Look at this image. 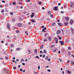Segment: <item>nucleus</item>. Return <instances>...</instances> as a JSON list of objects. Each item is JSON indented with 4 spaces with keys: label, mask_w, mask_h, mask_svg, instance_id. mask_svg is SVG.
<instances>
[{
    "label": "nucleus",
    "mask_w": 74,
    "mask_h": 74,
    "mask_svg": "<svg viewBox=\"0 0 74 74\" xmlns=\"http://www.w3.org/2000/svg\"><path fill=\"white\" fill-rule=\"evenodd\" d=\"M5 72L6 73H7V74H9V71H8V69H3V72H5Z\"/></svg>",
    "instance_id": "obj_1"
},
{
    "label": "nucleus",
    "mask_w": 74,
    "mask_h": 74,
    "mask_svg": "<svg viewBox=\"0 0 74 74\" xmlns=\"http://www.w3.org/2000/svg\"><path fill=\"white\" fill-rule=\"evenodd\" d=\"M58 7H55L54 8V10L55 11H57V10H58Z\"/></svg>",
    "instance_id": "obj_2"
},
{
    "label": "nucleus",
    "mask_w": 74,
    "mask_h": 74,
    "mask_svg": "<svg viewBox=\"0 0 74 74\" xmlns=\"http://www.w3.org/2000/svg\"><path fill=\"white\" fill-rule=\"evenodd\" d=\"M46 29H47V27H45V28H44L42 30L43 32H46V31H45L44 30H46Z\"/></svg>",
    "instance_id": "obj_3"
},
{
    "label": "nucleus",
    "mask_w": 74,
    "mask_h": 74,
    "mask_svg": "<svg viewBox=\"0 0 74 74\" xmlns=\"http://www.w3.org/2000/svg\"><path fill=\"white\" fill-rule=\"evenodd\" d=\"M34 16V13H32V15H31V18H33V16Z\"/></svg>",
    "instance_id": "obj_4"
},
{
    "label": "nucleus",
    "mask_w": 74,
    "mask_h": 74,
    "mask_svg": "<svg viewBox=\"0 0 74 74\" xmlns=\"http://www.w3.org/2000/svg\"><path fill=\"white\" fill-rule=\"evenodd\" d=\"M7 27L8 29H10V24L8 23L7 24Z\"/></svg>",
    "instance_id": "obj_5"
},
{
    "label": "nucleus",
    "mask_w": 74,
    "mask_h": 74,
    "mask_svg": "<svg viewBox=\"0 0 74 74\" xmlns=\"http://www.w3.org/2000/svg\"><path fill=\"white\" fill-rule=\"evenodd\" d=\"M60 42L61 45H63V44L64 43V42L63 41H60Z\"/></svg>",
    "instance_id": "obj_6"
},
{
    "label": "nucleus",
    "mask_w": 74,
    "mask_h": 74,
    "mask_svg": "<svg viewBox=\"0 0 74 74\" xmlns=\"http://www.w3.org/2000/svg\"><path fill=\"white\" fill-rule=\"evenodd\" d=\"M58 25L60 26H63V24L61 23H58Z\"/></svg>",
    "instance_id": "obj_7"
},
{
    "label": "nucleus",
    "mask_w": 74,
    "mask_h": 74,
    "mask_svg": "<svg viewBox=\"0 0 74 74\" xmlns=\"http://www.w3.org/2000/svg\"><path fill=\"white\" fill-rule=\"evenodd\" d=\"M56 33L57 34H60V30H59L58 32H57Z\"/></svg>",
    "instance_id": "obj_8"
},
{
    "label": "nucleus",
    "mask_w": 74,
    "mask_h": 74,
    "mask_svg": "<svg viewBox=\"0 0 74 74\" xmlns=\"http://www.w3.org/2000/svg\"><path fill=\"white\" fill-rule=\"evenodd\" d=\"M44 48V45H42L40 46V49H42V48Z\"/></svg>",
    "instance_id": "obj_9"
},
{
    "label": "nucleus",
    "mask_w": 74,
    "mask_h": 74,
    "mask_svg": "<svg viewBox=\"0 0 74 74\" xmlns=\"http://www.w3.org/2000/svg\"><path fill=\"white\" fill-rule=\"evenodd\" d=\"M21 26H22V24L21 23H19L18 25V27H20Z\"/></svg>",
    "instance_id": "obj_10"
},
{
    "label": "nucleus",
    "mask_w": 74,
    "mask_h": 74,
    "mask_svg": "<svg viewBox=\"0 0 74 74\" xmlns=\"http://www.w3.org/2000/svg\"><path fill=\"white\" fill-rule=\"evenodd\" d=\"M21 49L19 48H17L16 49V51H20V50H21Z\"/></svg>",
    "instance_id": "obj_11"
},
{
    "label": "nucleus",
    "mask_w": 74,
    "mask_h": 74,
    "mask_svg": "<svg viewBox=\"0 0 74 74\" xmlns=\"http://www.w3.org/2000/svg\"><path fill=\"white\" fill-rule=\"evenodd\" d=\"M65 18L66 21H69V17H66Z\"/></svg>",
    "instance_id": "obj_12"
},
{
    "label": "nucleus",
    "mask_w": 74,
    "mask_h": 74,
    "mask_svg": "<svg viewBox=\"0 0 74 74\" xmlns=\"http://www.w3.org/2000/svg\"><path fill=\"white\" fill-rule=\"evenodd\" d=\"M70 23L71 24H72V23H73V20L71 21L70 22Z\"/></svg>",
    "instance_id": "obj_13"
},
{
    "label": "nucleus",
    "mask_w": 74,
    "mask_h": 74,
    "mask_svg": "<svg viewBox=\"0 0 74 74\" xmlns=\"http://www.w3.org/2000/svg\"><path fill=\"white\" fill-rule=\"evenodd\" d=\"M35 53H37V50L36 49L35 50Z\"/></svg>",
    "instance_id": "obj_14"
},
{
    "label": "nucleus",
    "mask_w": 74,
    "mask_h": 74,
    "mask_svg": "<svg viewBox=\"0 0 74 74\" xmlns=\"http://www.w3.org/2000/svg\"><path fill=\"white\" fill-rule=\"evenodd\" d=\"M64 25L65 26H67V25H68V23H67V22L65 23H64Z\"/></svg>",
    "instance_id": "obj_15"
},
{
    "label": "nucleus",
    "mask_w": 74,
    "mask_h": 74,
    "mask_svg": "<svg viewBox=\"0 0 74 74\" xmlns=\"http://www.w3.org/2000/svg\"><path fill=\"white\" fill-rule=\"evenodd\" d=\"M50 16H51V18H53V15L51 14Z\"/></svg>",
    "instance_id": "obj_16"
},
{
    "label": "nucleus",
    "mask_w": 74,
    "mask_h": 74,
    "mask_svg": "<svg viewBox=\"0 0 74 74\" xmlns=\"http://www.w3.org/2000/svg\"><path fill=\"white\" fill-rule=\"evenodd\" d=\"M31 21L32 22H36V21H35V20H32Z\"/></svg>",
    "instance_id": "obj_17"
},
{
    "label": "nucleus",
    "mask_w": 74,
    "mask_h": 74,
    "mask_svg": "<svg viewBox=\"0 0 74 74\" xmlns=\"http://www.w3.org/2000/svg\"><path fill=\"white\" fill-rule=\"evenodd\" d=\"M57 37H59V40H61V39H62V38L60 37V36H57Z\"/></svg>",
    "instance_id": "obj_18"
},
{
    "label": "nucleus",
    "mask_w": 74,
    "mask_h": 74,
    "mask_svg": "<svg viewBox=\"0 0 74 74\" xmlns=\"http://www.w3.org/2000/svg\"><path fill=\"white\" fill-rule=\"evenodd\" d=\"M71 30L72 32H74V29H73V28H71Z\"/></svg>",
    "instance_id": "obj_19"
},
{
    "label": "nucleus",
    "mask_w": 74,
    "mask_h": 74,
    "mask_svg": "<svg viewBox=\"0 0 74 74\" xmlns=\"http://www.w3.org/2000/svg\"><path fill=\"white\" fill-rule=\"evenodd\" d=\"M68 48L69 50H70L71 49V48L70 47H69Z\"/></svg>",
    "instance_id": "obj_20"
},
{
    "label": "nucleus",
    "mask_w": 74,
    "mask_h": 74,
    "mask_svg": "<svg viewBox=\"0 0 74 74\" xmlns=\"http://www.w3.org/2000/svg\"><path fill=\"white\" fill-rule=\"evenodd\" d=\"M16 32L17 33H19V30H16Z\"/></svg>",
    "instance_id": "obj_21"
},
{
    "label": "nucleus",
    "mask_w": 74,
    "mask_h": 74,
    "mask_svg": "<svg viewBox=\"0 0 74 74\" xmlns=\"http://www.w3.org/2000/svg\"><path fill=\"white\" fill-rule=\"evenodd\" d=\"M26 2H30V0H25Z\"/></svg>",
    "instance_id": "obj_22"
},
{
    "label": "nucleus",
    "mask_w": 74,
    "mask_h": 74,
    "mask_svg": "<svg viewBox=\"0 0 74 74\" xmlns=\"http://www.w3.org/2000/svg\"><path fill=\"white\" fill-rule=\"evenodd\" d=\"M57 50V49L56 48V49L53 50V52H55Z\"/></svg>",
    "instance_id": "obj_23"
},
{
    "label": "nucleus",
    "mask_w": 74,
    "mask_h": 74,
    "mask_svg": "<svg viewBox=\"0 0 74 74\" xmlns=\"http://www.w3.org/2000/svg\"><path fill=\"white\" fill-rule=\"evenodd\" d=\"M44 53H47V51H46V50H44Z\"/></svg>",
    "instance_id": "obj_24"
},
{
    "label": "nucleus",
    "mask_w": 74,
    "mask_h": 74,
    "mask_svg": "<svg viewBox=\"0 0 74 74\" xmlns=\"http://www.w3.org/2000/svg\"><path fill=\"white\" fill-rule=\"evenodd\" d=\"M25 34H26V35H28V33H27V31L25 32Z\"/></svg>",
    "instance_id": "obj_25"
},
{
    "label": "nucleus",
    "mask_w": 74,
    "mask_h": 74,
    "mask_svg": "<svg viewBox=\"0 0 74 74\" xmlns=\"http://www.w3.org/2000/svg\"><path fill=\"white\" fill-rule=\"evenodd\" d=\"M5 59H6V60L8 59V57H7V56H6L5 57Z\"/></svg>",
    "instance_id": "obj_26"
},
{
    "label": "nucleus",
    "mask_w": 74,
    "mask_h": 74,
    "mask_svg": "<svg viewBox=\"0 0 74 74\" xmlns=\"http://www.w3.org/2000/svg\"><path fill=\"white\" fill-rule=\"evenodd\" d=\"M71 63L72 64H74V62L73 61H71Z\"/></svg>",
    "instance_id": "obj_27"
},
{
    "label": "nucleus",
    "mask_w": 74,
    "mask_h": 74,
    "mask_svg": "<svg viewBox=\"0 0 74 74\" xmlns=\"http://www.w3.org/2000/svg\"><path fill=\"white\" fill-rule=\"evenodd\" d=\"M62 32V34L63 35H64V31L63 30H61Z\"/></svg>",
    "instance_id": "obj_28"
},
{
    "label": "nucleus",
    "mask_w": 74,
    "mask_h": 74,
    "mask_svg": "<svg viewBox=\"0 0 74 74\" xmlns=\"http://www.w3.org/2000/svg\"><path fill=\"white\" fill-rule=\"evenodd\" d=\"M67 73H68L69 74H70V73H71V72L69 71H68Z\"/></svg>",
    "instance_id": "obj_29"
},
{
    "label": "nucleus",
    "mask_w": 74,
    "mask_h": 74,
    "mask_svg": "<svg viewBox=\"0 0 74 74\" xmlns=\"http://www.w3.org/2000/svg\"><path fill=\"white\" fill-rule=\"evenodd\" d=\"M35 58H38L39 59H40V58L38 57V56H37L35 57Z\"/></svg>",
    "instance_id": "obj_30"
},
{
    "label": "nucleus",
    "mask_w": 74,
    "mask_h": 74,
    "mask_svg": "<svg viewBox=\"0 0 74 74\" xmlns=\"http://www.w3.org/2000/svg\"><path fill=\"white\" fill-rule=\"evenodd\" d=\"M48 38L49 40H51V38L50 37H49V38Z\"/></svg>",
    "instance_id": "obj_31"
},
{
    "label": "nucleus",
    "mask_w": 74,
    "mask_h": 74,
    "mask_svg": "<svg viewBox=\"0 0 74 74\" xmlns=\"http://www.w3.org/2000/svg\"><path fill=\"white\" fill-rule=\"evenodd\" d=\"M15 19H12V22H15Z\"/></svg>",
    "instance_id": "obj_32"
},
{
    "label": "nucleus",
    "mask_w": 74,
    "mask_h": 74,
    "mask_svg": "<svg viewBox=\"0 0 74 74\" xmlns=\"http://www.w3.org/2000/svg\"><path fill=\"white\" fill-rule=\"evenodd\" d=\"M14 70H15L16 69V67L15 66H14L13 68Z\"/></svg>",
    "instance_id": "obj_33"
},
{
    "label": "nucleus",
    "mask_w": 74,
    "mask_h": 74,
    "mask_svg": "<svg viewBox=\"0 0 74 74\" xmlns=\"http://www.w3.org/2000/svg\"><path fill=\"white\" fill-rule=\"evenodd\" d=\"M15 4H16V2H14L13 3V5H15Z\"/></svg>",
    "instance_id": "obj_34"
},
{
    "label": "nucleus",
    "mask_w": 74,
    "mask_h": 74,
    "mask_svg": "<svg viewBox=\"0 0 74 74\" xmlns=\"http://www.w3.org/2000/svg\"><path fill=\"white\" fill-rule=\"evenodd\" d=\"M44 41L45 42L46 41H47V40L46 39H45L44 40Z\"/></svg>",
    "instance_id": "obj_35"
},
{
    "label": "nucleus",
    "mask_w": 74,
    "mask_h": 74,
    "mask_svg": "<svg viewBox=\"0 0 74 74\" xmlns=\"http://www.w3.org/2000/svg\"><path fill=\"white\" fill-rule=\"evenodd\" d=\"M2 2L3 3H5V1H2Z\"/></svg>",
    "instance_id": "obj_36"
},
{
    "label": "nucleus",
    "mask_w": 74,
    "mask_h": 74,
    "mask_svg": "<svg viewBox=\"0 0 74 74\" xmlns=\"http://www.w3.org/2000/svg\"><path fill=\"white\" fill-rule=\"evenodd\" d=\"M39 4H41V2H38Z\"/></svg>",
    "instance_id": "obj_37"
},
{
    "label": "nucleus",
    "mask_w": 74,
    "mask_h": 74,
    "mask_svg": "<svg viewBox=\"0 0 74 74\" xmlns=\"http://www.w3.org/2000/svg\"><path fill=\"white\" fill-rule=\"evenodd\" d=\"M56 23H53V24H52V26H54L55 25Z\"/></svg>",
    "instance_id": "obj_38"
},
{
    "label": "nucleus",
    "mask_w": 74,
    "mask_h": 74,
    "mask_svg": "<svg viewBox=\"0 0 74 74\" xmlns=\"http://www.w3.org/2000/svg\"><path fill=\"white\" fill-rule=\"evenodd\" d=\"M48 14H51V12H50V11L48 12Z\"/></svg>",
    "instance_id": "obj_39"
},
{
    "label": "nucleus",
    "mask_w": 74,
    "mask_h": 74,
    "mask_svg": "<svg viewBox=\"0 0 74 74\" xmlns=\"http://www.w3.org/2000/svg\"><path fill=\"white\" fill-rule=\"evenodd\" d=\"M48 56H47L46 58V60H48Z\"/></svg>",
    "instance_id": "obj_40"
},
{
    "label": "nucleus",
    "mask_w": 74,
    "mask_h": 74,
    "mask_svg": "<svg viewBox=\"0 0 74 74\" xmlns=\"http://www.w3.org/2000/svg\"><path fill=\"white\" fill-rule=\"evenodd\" d=\"M4 12V10H2L1 11V12H2V13H3Z\"/></svg>",
    "instance_id": "obj_41"
},
{
    "label": "nucleus",
    "mask_w": 74,
    "mask_h": 74,
    "mask_svg": "<svg viewBox=\"0 0 74 74\" xmlns=\"http://www.w3.org/2000/svg\"><path fill=\"white\" fill-rule=\"evenodd\" d=\"M19 19L20 21H21L22 20V18H19Z\"/></svg>",
    "instance_id": "obj_42"
},
{
    "label": "nucleus",
    "mask_w": 74,
    "mask_h": 74,
    "mask_svg": "<svg viewBox=\"0 0 74 74\" xmlns=\"http://www.w3.org/2000/svg\"><path fill=\"white\" fill-rule=\"evenodd\" d=\"M10 15H13V13L11 12L10 13Z\"/></svg>",
    "instance_id": "obj_43"
},
{
    "label": "nucleus",
    "mask_w": 74,
    "mask_h": 74,
    "mask_svg": "<svg viewBox=\"0 0 74 74\" xmlns=\"http://www.w3.org/2000/svg\"><path fill=\"white\" fill-rule=\"evenodd\" d=\"M45 56L44 55H43L42 56L43 58H45Z\"/></svg>",
    "instance_id": "obj_44"
},
{
    "label": "nucleus",
    "mask_w": 74,
    "mask_h": 74,
    "mask_svg": "<svg viewBox=\"0 0 74 74\" xmlns=\"http://www.w3.org/2000/svg\"><path fill=\"white\" fill-rule=\"evenodd\" d=\"M38 69H40V66H39L38 67Z\"/></svg>",
    "instance_id": "obj_45"
},
{
    "label": "nucleus",
    "mask_w": 74,
    "mask_h": 74,
    "mask_svg": "<svg viewBox=\"0 0 74 74\" xmlns=\"http://www.w3.org/2000/svg\"><path fill=\"white\" fill-rule=\"evenodd\" d=\"M55 47V45H53L51 46V48H52V47Z\"/></svg>",
    "instance_id": "obj_46"
},
{
    "label": "nucleus",
    "mask_w": 74,
    "mask_h": 74,
    "mask_svg": "<svg viewBox=\"0 0 74 74\" xmlns=\"http://www.w3.org/2000/svg\"><path fill=\"white\" fill-rule=\"evenodd\" d=\"M47 71H49V72H51V70L49 69L47 70Z\"/></svg>",
    "instance_id": "obj_47"
},
{
    "label": "nucleus",
    "mask_w": 74,
    "mask_h": 74,
    "mask_svg": "<svg viewBox=\"0 0 74 74\" xmlns=\"http://www.w3.org/2000/svg\"><path fill=\"white\" fill-rule=\"evenodd\" d=\"M21 62H23V61H24V60H23V59H22L21 60Z\"/></svg>",
    "instance_id": "obj_48"
},
{
    "label": "nucleus",
    "mask_w": 74,
    "mask_h": 74,
    "mask_svg": "<svg viewBox=\"0 0 74 74\" xmlns=\"http://www.w3.org/2000/svg\"><path fill=\"white\" fill-rule=\"evenodd\" d=\"M20 71H22V69H20Z\"/></svg>",
    "instance_id": "obj_49"
},
{
    "label": "nucleus",
    "mask_w": 74,
    "mask_h": 74,
    "mask_svg": "<svg viewBox=\"0 0 74 74\" xmlns=\"http://www.w3.org/2000/svg\"><path fill=\"white\" fill-rule=\"evenodd\" d=\"M61 4L60 3H59L58 4V5H60Z\"/></svg>",
    "instance_id": "obj_50"
},
{
    "label": "nucleus",
    "mask_w": 74,
    "mask_h": 74,
    "mask_svg": "<svg viewBox=\"0 0 74 74\" xmlns=\"http://www.w3.org/2000/svg\"><path fill=\"white\" fill-rule=\"evenodd\" d=\"M22 64L23 65H25V63H22Z\"/></svg>",
    "instance_id": "obj_51"
},
{
    "label": "nucleus",
    "mask_w": 74,
    "mask_h": 74,
    "mask_svg": "<svg viewBox=\"0 0 74 74\" xmlns=\"http://www.w3.org/2000/svg\"><path fill=\"white\" fill-rule=\"evenodd\" d=\"M0 59L1 60H3V58H0Z\"/></svg>",
    "instance_id": "obj_52"
},
{
    "label": "nucleus",
    "mask_w": 74,
    "mask_h": 74,
    "mask_svg": "<svg viewBox=\"0 0 74 74\" xmlns=\"http://www.w3.org/2000/svg\"><path fill=\"white\" fill-rule=\"evenodd\" d=\"M11 46L12 47H14V46L12 44H11Z\"/></svg>",
    "instance_id": "obj_53"
},
{
    "label": "nucleus",
    "mask_w": 74,
    "mask_h": 74,
    "mask_svg": "<svg viewBox=\"0 0 74 74\" xmlns=\"http://www.w3.org/2000/svg\"><path fill=\"white\" fill-rule=\"evenodd\" d=\"M61 12L62 14H64V12H63V11H62Z\"/></svg>",
    "instance_id": "obj_54"
},
{
    "label": "nucleus",
    "mask_w": 74,
    "mask_h": 74,
    "mask_svg": "<svg viewBox=\"0 0 74 74\" xmlns=\"http://www.w3.org/2000/svg\"><path fill=\"white\" fill-rule=\"evenodd\" d=\"M42 10H45V8H44V7H42Z\"/></svg>",
    "instance_id": "obj_55"
},
{
    "label": "nucleus",
    "mask_w": 74,
    "mask_h": 74,
    "mask_svg": "<svg viewBox=\"0 0 74 74\" xmlns=\"http://www.w3.org/2000/svg\"><path fill=\"white\" fill-rule=\"evenodd\" d=\"M62 73L63 74H64V71H63L62 72Z\"/></svg>",
    "instance_id": "obj_56"
},
{
    "label": "nucleus",
    "mask_w": 74,
    "mask_h": 74,
    "mask_svg": "<svg viewBox=\"0 0 74 74\" xmlns=\"http://www.w3.org/2000/svg\"><path fill=\"white\" fill-rule=\"evenodd\" d=\"M0 7L1 8H2V7H3V6L2 5H0Z\"/></svg>",
    "instance_id": "obj_57"
},
{
    "label": "nucleus",
    "mask_w": 74,
    "mask_h": 74,
    "mask_svg": "<svg viewBox=\"0 0 74 74\" xmlns=\"http://www.w3.org/2000/svg\"><path fill=\"white\" fill-rule=\"evenodd\" d=\"M47 34H45V37H46V35H47Z\"/></svg>",
    "instance_id": "obj_58"
},
{
    "label": "nucleus",
    "mask_w": 74,
    "mask_h": 74,
    "mask_svg": "<svg viewBox=\"0 0 74 74\" xmlns=\"http://www.w3.org/2000/svg\"><path fill=\"white\" fill-rule=\"evenodd\" d=\"M69 62H70V61L69 60L67 62V63H69Z\"/></svg>",
    "instance_id": "obj_59"
},
{
    "label": "nucleus",
    "mask_w": 74,
    "mask_h": 74,
    "mask_svg": "<svg viewBox=\"0 0 74 74\" xmlns=\"http://www.w3.org/2000/svg\"><path fill=\"white\" fill-rule=\"evenodd\" d=\"M48 60L49 62H50V60H51L50 59H49Z\"/></svg>",
    "instance_id": "obj_60"
},
{
    "label": "nucleus",
    "mask_w": 74,
    "mask_h": 74,
    "mask_svg": "<svg viewBox=\"0 0 74 74\" xmlns=\"http://www.w3.org/2000/svg\"><path fill=\"white\" fill-rule=\"evenodd\" d=\"M5 45H8V43H5Z\"/></svg>",
    "instance_id": "obj_61"
},
{
    "label": "nucleus",
    "mask_w": 74,
    "mask_h": 74,
    "mask_svg": "<svg viewBox=\"0 0 74 74\" xmlns=\"http://www.w3.org/2000/svg\"><path fill=\"white\" fill-rule=\"evenodd\" d=\"M12 62H15V60H13Z\"/></svg>",
    "instance_id": "obj_62"
},
{
    "label": "nucleus",
    "mask_w": 74,
    "mask_h": 74,
    "mask_svg": "<svg viewBox=\"0 0 74 74\" xmlns=\"http://www.w3.org/2000/svg\"><path fill=\"white\" fill-rule=\"evenodd\" d=\"M44 26L42 25V26L41 27L42 28H44Z\"/></svg>",
    "instance_id": "obj_63"
},
{
    "label": "nucleus",
    "mask_w": 74,
    "mask_h": 74,
    "mask_svg": "<svg viewBox=\"0 0 74 74\" xmlns=\"http://www.w3.org/2000/svg\"><path fill=\"white\" fill-rule=\"evenodd\" d=\"M58 52L59 53V54L60 53V51H58Z\"/></svg>",
    "instance_id": "obj_64"
}]
</instances>
